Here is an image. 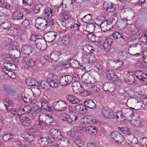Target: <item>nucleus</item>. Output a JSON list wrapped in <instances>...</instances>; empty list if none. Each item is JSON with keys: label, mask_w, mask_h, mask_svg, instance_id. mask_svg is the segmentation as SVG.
I'll return each mask as SVG.
<instances>
[{"label": "nucleus", "mask_w": 147, "mask_h": 147, "mask_svg": "<svg viewBox=\"0 0 147 147\" xmlns=\"http://www.w3.org/2000/svg\"><path fill=\"white\" fill-rule=\"evenodd\" d=\"M80 86V85L79 81H74L71 85V87L73 91L75 92L78 91Z\"/></svg>", "instance_id": "45"}, {"label": "nucleus", "mask_w": 147, "mask_h": 147, "mask_svg": "<svg viewBox=\"0 0 147 147\" xmlns=\"http://www.w3.org/2000/svg\"><path fill=\"white\" fill-rule=\"evenodd\" d=\"M66 102L63 101H57L55 102L53 105V108L56 111H61L64 110L67 107Z\"/></svg>", "instance_id": "5"}, {"label": "nucleus", "mask_w": 147, "mask_h": 147, "mask_svg": "<svg viewBox=\"0 0 147 147\" xmlns=\"http://www.w3.org/2000/svg\"><path fill=\"white\" fill-rule=\"evenodd\" d=\"M53 122V119L51 117H48L45 121L40 120L38 122L36 121V124L38 125L41 129H43L46 126V125H51Z\"/></svg>", "instance_id": "15"}, {"label": "nucleus", "mask_w": 147, "mask_h": 147, "mask_svg": "<svg viewBox=\"0 0 147 147\" xmlns=\"http://www.w3.org/2000/svg\"><path fill=\"white\" fill-rule=\"evenodd\" d=\"M38 130L37 129H34L31 130V132L33 133L32 134H27L24 137V139L28 142H33L35 138L34 134H37L38 133Z\"/></svg>", "instance_id": "12"}, {"label": "nucleus", "mask_w": 147, "mask_h": 147, "mask_svg": "<svg viewBox=\"0 0 147 147\" xmlns=\"http://www.w3.org/2000/svg\"><path fill=\"white\" fill-rule=\"evenodd\" d=\"M0 5L1 7L10 10H12L13 9L12 6L9 3L6 2L5 0H1Z\"/></svg>", "instance_id": "34"}, {"label": "nucleus", "mask_w": 147, "mask_h": 147, "mask_svg": "<svg viewBox=\"0 0 147 147\" xmlns=\"http://www.w3.org/2000/svg\"><path fill=\"white\" fill-rule=\"evenodd\" d=\"M85 106L88 108L93 109L95 108V104L92 100H88L85 101L84 103Z\"/></svg>", "instance_id": "32"}, {"label": "nucleus", "mask_w": 147, "mask_h": 147, "mask_svg": "<svg viewBox=\"0 0 147 147\" xmlns=\"http://www.w3.org/2000/svg\"><path fill=\"white\" fill-rule=\"evenodd\" d=\"M94 26L93 24H90L88 26L87 29L90 28L91 29L92 32H90L88 31L89 33H88L87 36V38L90 41L92 42H95V38L96 37V35L94 34L92 31L94 30Z\"/></svg>", "instance_id": "16"}, {"label": "nucleus", "mask_w": 147, "mask_h": 147, "mask_svg": "<svg viewBox=\"0 0 147 147\" xmlns=\"http://www.w3.org/2000/svg\"><path fill=\"white\" fill-rule=\"evenodd\" d=\"M103 6L104 10L107 11L109 12H112L115 11L117 5L114 4L113 3L107 1L103 3Z\"/></svg>", "instance_id": "10"}, {"label": "nucleus", "mask_w": 147, "mask_h": 147, "mask_svg": "<svg viewBox=\"0 0 147 147\" xmlns=\"http://www.w3.org/2000/svg\"><path fill=\"white\" fill-rule=\"evenodd\" d=\"M50 133L51 137L50 138V142H53L55 140H59L62 137L60 132L56 128L51 129L50 131Z\"/></svg>", "instance_id": "2"}, {"label": "nucleus", "mask_w": 147, "mask_h": 147, "mask_svg": "<svg viewBox=\"0 0 147 147\" xmlns=\"http://www.w3.org/2000/svg\"><path fill=\"white\" fill-rule=\"evenodd\" d=\"M69 38V36L68 35L64 36L62 39V43L65 45L68 44L70 41Z\"/></svg>", "instance_id": "56"}, {"label": "nucleus", "mask_w": 147, "mask_h": 147, "mask_svg": "<svg viewBox=\"0 0 147 147\" xmlns=\"http://www.w3.org/2000/svg\"><path fill=\"white\" fill-rule=\"evenodd\" d=\"M118 56L119 59L125 60L127 57V52L125 50H121L118 52Z\"/></svg>", "instance_id": "40"}, {"label": "nucleus", "mask_w": 147, "mask_h": 147, "mask_svg": "<svg viewBox=\"0 0 147 147\" xmlns=\"http://www.w3.org/2000/svg\"><path fill=\"white\" fill-rule=\"evenodd\" d=\"M82 21L84 23H90L92 21V16L91 14H88L85 16L82 19Z\"/></svg>", "instance_id": "41"}, {"label": "nucleus", "mask_w": 147, "mask_h": 147, "mask_svg": "<svg viewBox=\"0 0 147 147\" xmlns=\"http://www.w3.org/2000/svg\"><path fill=\"white\" fill-rule=\"evenodd\" d=\"M41 103V107L44 110L49 111H51L52 110V108L49 106L48 102L44 98H42L40 100Z\"/></svg>", "instance_id": "20"}, {"label": "nucleus", "mask_w": 147, "mask_h": 147, "mask_svg": "<svg viewBox=\"0 0 147 147\" xmlns=\"http://www.w3.org/2000/svg\"><path fill=\"white\" fill-rule=\"evenodd\" d=\"M36 44V47L41 51L45 50L47 47L46 42L42 39L37 40Z\"/></svg>", "instance_id": "18"}, {"label": "nucleus", "mask_w": 147, "mask_h": 147, "mask_svg": "<svg viewBox=\"0 0 147 147\" xmlns=\"http://www.w3.org/2000/svg\"><path fill=\"white\" fill-rule=\"evenodd\" d=\"M60 53L57 51H54L50 55V58L52 61H56L59 59V57L60 55Z\"/></svg>", "instance_id": "36"}, {"label": "nucleus", "mask_w": 147, "mask_h": 147, "mask_svg": "<svg viewBox=\"0 0 147 147\" xmlns=\"http://www.w3.org/2000/svg\"><path fill=\"white\" fill-rule=\"evenodd\" d=\"M110 39H118L119 41L122 42L124 41V38L122 34H120L119 32L115 31L113 32L110 36Z\"/></svg>", "instance_id": "21"}, {"label": "nucleus", "mask_w": 147, "mask_h": 147, "mask_svg": "<svg viewBox=\"0 0 147 147\" xmlns=\"http://www.w3.org/2000/svg\"><path fill=\"white\" fill-rule=\"evenodd\" d=\"M14 135L8 134H4L3 136L2 139L4 142H7L13 138Z\"/></svg>", "instance_id": "48"}, {"label": "nucleus", "mask_w": 147, "mask_h": 147, "mask_svg": "<svg viewBox=\"0 0 147 147\" xmlns=\"http://www.w3.org/2000/svg\"><path fill=\"white\" fill-rule=\"evenodd\" d=\"M111 136L113 140L118 143H121L124 140V138L118 131L112 132Z\"/></svg>", "instance_id": "9"}, {"label": "nucleus", "mask_w": 147, "mask_h": 147, "mask_svg": "<svg viewBox=\"0 0 147 147\" xmlns=\"http://www.w3.org/2000/svg\"><path fill=\"white\" fill-rule=\"evenodd\" d=\"M108 62L109 66L113 68H115V66L117 67V68H119L123 65V62L119 60L111 59L109 60Z\"/></svg>", "instance_id": "13"}, {"label": "nucleus", "mask_w": 147, "mask_h": 147, "mask_svg": "<svg viewBox=\"0 0 147 147\" xmlns=\"http://www.w3.org/2000/svg\"><path fill=\"white\" fill-rule=\"evenodd\" d=\"M11 114L15 117L19 118V119L20 117L22 115V112H21V111H20L19 108L18 109H12L11 110Z\"/></svg>", "instance_id": "38"}, {"label": "nucleus", "mask_w": 147, "mask_h": 147, "mask_svg": "<svg viewBox=\"0 0 147 147\" xmlns=\"http://www.w3.org/2000/svg\"><path fill=\"white\" fill-rule=\"evenodd\" d=\"M79 64L80 63L77 61L69 59L68 61L63 63L62 65L65 68L69 67L70 65L74 68H77L79 67Z\"/></svg>", "instance_id": "8"}, {"label": "nucleus", "mask_w": 147, "mask_h": 147, "mask_svg": "<svg viewBox=\"0 0 147 147\" xmlns=\"http://www.w3.org/2000/svg\"><path fill=\"white\" fill-rule=\"evenodd\" d=\"M3 58L7 61H10L11 60L10 55L8 54H4L2 56Z\"/></svg>", "instance_id": "64"}, {"label": "nucleus", "mask_w": 147, "mask_h": 147, "mask_svg": "<svg viewBox=\"0 0 147 147\" xmlns=\"http://www.w3.org/2000/svg\"><path fill=\"white\" fill-rule=\"evenodd\" d=\"M35 79L32 78H30L25 80V83L28 86H33L34 83Z\"/></svg>", "instance_id": "54"}, {"label": "nucleus", "mask_w": 147, "mask_h": 147, "mask_svg": "<svg viewBox=\"0 0 147 147\" xmlns=\"http://www.w3.org/2000/svg\"><path fill=\"white\" fill-rule=\"evenodd\" d=\"M46 24V20L45 19L40 18L36 20L35 26L37 29L43 30L47 27Z\"/></svg>", "instance_id": "4"}, {"label": "nucleus", "mask_w": 147, "mask_h": 147, "mask_svg": "<svg viewBox=\"0 0 147 147\" xmlns=\"http://www.w3.org/2000/svg\"><path fill=\"white\" fill-rule=\"evenodd\" d=\"M59 84L62 86H63L65 87L67 85L64 75L60 77L59 80Z\"/></svg>", "instance_id": "55"}, {"label": "nucleus", "mask_w": 147, "mask_h": 147, "mask_svg": "<svg viewBox=\"0 0 147 147\" xmlns=\"http://www.w3.org/2000/svg\"><path fill=\"white\" fill-rule=\"evenodd\" d=\"M7 32L9 35H13L15 34L16 32L18 33L19 31L17 28L14 27H10L7 29Z\"/></svg>", "instance_id": "44"}, {"label": "nucleus", "mask_w": 147, "mask_h": 147, "mask_svg": "<svg viewBox=\"0 0 147 147\" xmlns=\"http://www.w3.org/2000/svg\"><path fill=\"white\" fill-rule=\"evenodd\" d=\"M32 111L33 113H38L41 111V109L38 106L34 105L32 107Z\"/></svg>", "instance_id": "60"}, {"label": "nucleus", "mask_w": 147, "mask_h": 147, "mask_svg": "<svg viewBox=\"0 0 147 147\" xmlns=\"http://www.w3.org/2000/svg\"><path fill=\"white\" fill-rule=\"evenodd\" d=\"M19 110L21 111V112H22V115L24 114L25 116L26 114L28 115V113H31L32 111V108L30 106L26 105L24 107H21L19 108Z\"/></svg>", "instance_id": "26"}, {"label": "nucleus", "mask_w": 147, "mask_h": 147, "mask_svg": "<svg viewBox=\"0 0 147 147\" xmlns=\"http://www.w3.org/2000/svg\"><path fill=\"white\" fill-rule=\"evenodd\" d=\"M20 120L22 121V124L25 126H29L32 123L31 120L28 117H25L24 114L20 117Z\"/></svg>", "instance_id": "22"}, {"label": "nucleus", "mask_w": 147, "mask_h": 147, "mask_svg": "<svg viewBox=\"0 0 147 147\" xmlns=\"http://www.w3.org/2000/svg\"><path fill=\"white\" fill-rule=\"evenodd\" d=\"M111 23L109 21H107L103 23H101L100 24V27L102 28L105 29V30L108 31L110 29L111 27Z\"/></svg>", "instance_id": "37"}, {"label": "nucleus", "mask_w": 147, "mask_h": 147, "mask_svg": "<svg viewBox=\"0 0 147 147\" xmlns=\"http://www.w3.org/2000/svg\"><path fill=\"white\" fill-rule=\"evenodd\" d=\"M56 76L52 74H49L47 77V81L50 84L51 87L56 88L58 84L56 82Z\"/></svg>", "instance_id": "7"}, {"label": "nucleus", "mask_w": 147, "mask_h": 147, "mask_svg": "<svg viewBox=\"0 0 147 147\" xmlns=\"http://www.w3.org/2000/svg\"><path fill=\"white\" fill-rule=\"evenodd\" d=\"M76 111L80 114H83L86 111V109L85 106L81 104L77 105L75 107Z\"/></svg>", "instance_id": "29"}, {"label": "nucleus", "mask_w": 147, "mask_h": 147, "mask_svg": "<svg viewBox=\"0 0 147 147\" xmlns=\"http://www.w3.org/2000/svg\"><path fill=\"white\" fill-rule=\"evenodd\" d=\"M142 145L144 147H147V138H142L140 140Z\"/></svg>", "instance_id": "62"}, {"label": "nucleus", "mask_w": 147, "mask_h": 147, "mask_svg": "<svg viewBox=\"0 0 147 147\" xmlns=\"http://www.w3.org/2000/svg\"><path fill=\"white\" fill-rule=\"evenodd\" d=\"M59 117L60 119L63 121H66L69 123L71 121L69 115L65 113H63L60 114Z\"/></svg>", "instance_id": "33"}, {"label": "nucleus", "mask_w": 147, "mask_h": 147, "mask_svg": "<svg viewBox=\"0 0 147 147\" xmlns=\"http://www.w3.org/2000/svg\"><path fill=\"white\" fill-rule=\"evenodd\" d=\"M73 21L72 20H65V22L62 24L63 26H65L66 29L71 28L72 24H73L72 22Z\"/></svg>", "instance_id": "50"}, {"label": "nucleus", "mask_w": 147, "mask_h": 147, "mask_svg": "<svg viewBox=\"0 0 147 147\" xmlns=\"http://www.w3.org/2000/svg\"><path fill=\"white\" fill-rule=\"evenodd\" d=\"M72 24H73L71 25L70 28L71 30L73 31H78L79 30V28L80 27V25L75 24L74 22V21H73Z\"/></svg>", "instance_id": "52"}, {"label": "nucleus", "mask_w": 147, "mask_h": 147, "mask_svg": "<svg viewBox=\"0 0 147 147\" xmlns=\"http://www.w3.org/2000/svg\"><path fill=\"white\" fill-rule=\"evenodd\" d=\"M136 78L140 80L141 83H143L144 85L147 84V74L143 73L141 71L138 70L136 71L135 74Z\"/></svg>", "instance_id": "6"}, {"label": "nucleus", "mask_w": 147, "mask_h": 147, "mask_svg": "<svg viewBox=\"0 0 147 147\" xmlns=\"http://www.w3.org/2000/svg\"><path fill=\"white\" fill-rule=\"evenodd\" d=\"M39 144L42 146H46L49 143L47 138L45 137L40 138L38 141Z\"/></svg>", "instance_id": "39"}, {"label": "nucleus", "mask_w": 147, "mask_h": 147, "mask_svg": "<svg viewBox=\"0 0 147 147\" xmlns=\"http://www.w3.org/2000/svg\"><path fill=\"white\" fill-rule=\"evenodd\" d=\"M66 97L69 102L72 104H79L81 100L80 99L76 98L71 94L67 95Z\"/></svg>", "instance_id": "23"}, {"label": "nucleus", "mask_w": 147, "mask_h": 147, "mask_svg": "<svg viewBox=\"0 0 147 147\" xmlns=\"http://www.w3.org/2000/svg\"><path fill=\"white\" fill-rule=\"evenodd\" d=\"M134 136L133 134H127L125 136L124 139L125 138L126 142L130 144L133 138H134Z\"/></svg>", "instance_id": "46"}, {"label": "nucleus", "mask_w": 147, "mask_h": 147, "mask_svg": "<svg viewBox=\"0 0 147 147\" xmlns=\"http://www.w3.org/2000/svg\"><path fill=\"white\" fill-rule=\"evenodd\" d=\"M22 61L27 67H32L35 65L36 63V61L30 58L28 56L24 57L23 58Z\"/></svg>", "instance_id": "17"}, {"label": "nucleus", "mask_w": 147, "mask_h": 147, "mask_svg": "<svg viewBox=\"0 0 147 147\" xmlns=\"http://www.w3.org/2000/svg\"><path fill=\"white\" fill-rule=\"evenodd\" d=\"M48 19L46 20V24L48 26H52L54 25V21L51 17L47 18Z\"/></svg>", "instance_id": "59"}, {"label": "nucleus", "mask_w": 147, "mask_h": 147, "mask_svg": "<svg viewBox=\"0 0 147 147\" xmlns=\"http://www.w3.org/2000/svg\"><path fill=\"white\" fill-rule=\"evenodd\" d=\"M62 18L66 20H71V17L70 14L67 12H64L62 15Z\"/></svg>", "instance_id": "58"}, {"label": "nucleus", "mask_w": 147, "mask_h": 147, "mask_svg": "<svg viewBox=\"0 0 147 147\" xmlns=\"http://www.w3.org/2000/svg\"><path fill=\"white\" fill-rule=\"evenodd\" d=\"M80 71H75L72 74L73 80L76 81H79L80 79V77L81 75L80 74Z\"/></svg>", "instance_id": "43"}, {"label": "nucleus", "mask_w": 147, "mask_h": 147, "mask_svg": "<svg viewBox=\"0 0 147 147\" xmlns=\"http://www.w3.org/2000/svg\"><path fill=\"white\" fill-rule=\"evenodd\" d=\"M64 76L67 83V85H69L73 80L72 77L71 76L69 75H64Z\"/></svg>", "instance_id": "57"}, {"label": "nucleus", "mask_w": 147, "mask_h": 147, "mask_svg": "<svg viewBox=\"0 0 147 147\" xmlns=\"http://www.w3.org/2000/svg\"><path fill=\"white\" fill-rule=\"evenodd\" d=\"M122 113V115H121L122 118L124 117L125 118V120L121 121V123L122 122H124L127 120L128 121H131V120H129V118H132L134 116V114L133 111L130 110L129 109L126 108H123L120 111Z\"/></svg>", "instance_id": "3"}, {"label": "nucleus", "mask_w": 147, "mask_h": 147, "mask_svg": "<svg viewBox=\"0 0 147 147\" xmlns=\"http://www.w3.org/2000/svg\"><path fill=\"white\" fill-rule=\"evenodd\" d=\"M88 56H90L88 62L90 63H93L95 62L96 61V58L93 55H90L88 54Z\"/></svg>", "instance_id": "61"}, {"label": "nucleus", "mask_w": 147, "mask_h": 147, "mask_svg": "<svg viewBox=\"0 0 147 147\" xmlns=\"http://www.w3.org/2000/svg\"><path fill=\"white\" fill-rule=\"evenodd\" d=\"M3 103L6 109L9 107H12L13 105L11 100L8 98L5 99L4 100Z\"/></svg>", "instance_id": "49"}, {"label": "nucleus", "mask_w": 147, "mask_h": 147, "mask_svg": "<svg viewBox=\"0 0 147 147\" xmlns=\"http://www.w3.org/2000/svg\"><path fill=\"white\" fill-rule=\"evenodd\" d=\"M71 143V140L68 138L63 137L61 138L57 142L59 147H68Z\"/></svg>", "instance_id": "11"}, {"label": "nucleus", "mask_w": 147, "mask_h": 147, "mask_svg": "<svg viewBox=\"0 0 147 147\" xmlns=\"http://www.w3.org/2000/svg\"><path fill=\"white\" fill-rule=\"evenodd\" d=\"M102 39L104 41L102 43L104 49H107L109 50L113 42V39L107 38H106L105 37L103 38Z\"/></svg>", "instance_id": "24"}, {"label": "nucleus", "mask_w": 147, "mask_h": 147, "mask_svg": "<svg viewBox=\"0 0 147 147\" xmlns=\"http://www.w3.org/2000/svg\"><path fill=\"white\" fill-rule=\"evenodd\" d=\"M13 145L16 147H20L21 142L20 141L17 139H14L12 142Z\"/></svg>", "instance_id": "63"}, {"label": "nucleus", "mask_w": 147, "mask_h": 147, "mask_svg": "<svg viewBox=\"0 0 147 147\" xmlns=\"http://www.w3.org/2000/svg\"><path fill=\"white\" fill-rule=\"evenodd\" d=\"M23 12L20 11H16L13 12L12 14V18L14 20H20L23 19Z\"/></svg>", "instance_id": "25"}, {"label": "nucleus", "mask_w": 147, "mask_h": 147, "mask_svg": "<svg viewBox=\"0 0 147 147\" xmlns=\"http://www.w3.org/2000/svg\"><path fill=\"white\" fill-rule=\"evenodd\" d=\"M50 87L51 86H50V83H48L47 81L46 82L45 81H41V87L44 89L48 90Z\"/></svg>", "instance_id": "51"}, {"label": "nucleus", "mask_w": 147, "mask_h": 147, "mask_svg": "<svg viewBox=\"0 0 147 147\" xmlns=\"http://www.w3.org/2000/svg\"><path fill=\"white\" fill-rule=\"evenodd\" d=\"M21 50L23 54L28 55H29L32 52L31 47L27 45L22 46Z\"/></svg>", "instance_id": "27"}, {"label": "nucleus", "mask_w": 147, "mask_h": 147, "mask_svg": "<svg viewBox=\"0 0 147 147\" xmlns=\"http://www.w3.org/2000/svg\"><path fill=\"white\" fill-rule=\"evenodd\" d=\"M9 51L14 54V56L16 57H19L20 55V51L15 46L10 47Z\"/></svg>", "instance_id": "28"}, {"label": "nucleus", "mask_w": 147, "mask_h": 147, "mask_svg": "<svg viewBox=\"0 0 147 147\" xmlns=\"http://www.w3.org/2000/svg\"><path fill=\"white\" fill-rule=\"evenodd\" d=\"M60 1V3L61 2L60 4V6L61 5H62L63 7H65V8H67L69 10H72L74 8L73 5V2L71 0H69L68 1L67 3V4H63L62 2L61 1L62 0H59ZM59 6V7H60Z\"/></svg>", "instance_id": "30"}, {"label": "nucleus", "mask_w": 147, "mask_h": 147, "mask_svg": "<svg viewBox=\"0 0 147 147\" xmlns=\"http://www.w3.org/2000/svg\"><path fill=\"white\" fill-rule=\"evenodd\" d=\"M106 78L108 79L113 81L118 80L115 71L113 70H109L106 72Z\"/></svg>", "instance_id": "19"}, {"label": "nucleus", "mask_w": 147, "mask_h": 147, "mask_svg": "<svg viewBox=\"0 0 147 147\" xmlns=\"http://www.w3.org/2000/svg\"><path fill=\"white\" fill-rule=\"evenodd\" d=\"M44 14L47 18L51 17L53 15V10L50 7H47L44 9Z\"/></svg>", "instance_id": "31"}, {"label": "nucleus", "mask_w": 147, "mask_h": 147, "mask_svg": "<svg viewBox=\"0 0 147 147\" xmlns=\"http://www.w3.org/2000/svg\"><path fill=\"white\" fill-rule=\"evenodd\" d=\"M111 86V84L110 83H106L103 84L102 86V89L105 91H107L112 93L113 91V90H110Z\"/></svg>", "instance_id": "42"}, {"label": "nucleus", "mask_w": 147, "mask_h": 147, "mask_svg": "<svg viewBox=\"0 0 147 147\" xmlns=\"http://www.w3.org/2000/svg\"><path fill=\"white\" fill-rule=\"evenodd\" d=\"M102 113L104 117L109 119L115 118L119 119L118 121L120 122L125 120V118H122L121 115L122 113L120 111L116 112L113 113L111 110L108 108H103L102 109Z\"/></svg>", "instance_id": "1"}, {"label": "nucleus", "mask_w": 147, "mask_h": 147, "mask_svg": "<svg viewBox=\"0 0 147 147\" xmlns=\"http://www.w3.org/2000/svg\"><path fill=\"white\" fill-rule=\"evenodd\" d=\"M11 26V23L8 20H6L4 23L1 25L0 27L3 29H7Z\"/></svg>", "instance_id": "47"}, {"label": "nucleus", "mask_w": 147, "mask_h": 147, "mask_svg": "<svg viewBox=\"0 0 147 147\" xmlns=\"http://www.w3.org/2000/svg\"><path fill=\"white\" fill-rule=\"evenodd\" d=\"M57 35V33L56 32L54 31L49 32L45 34L44 38L47 42H51L55 39Z\"/></svg>", "instance_id": "14"}, {"label": "nucleus", "mask_w": 147, "mask_h": 147, "mask_svg": "<svg viewBox=\"0 0 147 147\" xmlns=\"http://www.w3.org/2000/svg\"><path fill=\"white\" fill-rule=\"evenodd\" d=\"M85 131L88 133L93 134H95L97 133V129L95 127L93 126L87 127L85 129Z\"/></svg>", "instance_id": "35"}, {"label": "nucleus", "mask_w": 147, "mask_h": 147, "mask_svg": "<svg viewBox=\"0 0 147 147\" xmlns=\"http://www.w3.org/2000/svg\"><path fill=\"white\" fill-rule=\"evenodd\" d=\"M9 16V14L7 13V14L0 16V26L6 20L8 19Z\"/></svg>", "instance_id": "53"}]
</instances>
